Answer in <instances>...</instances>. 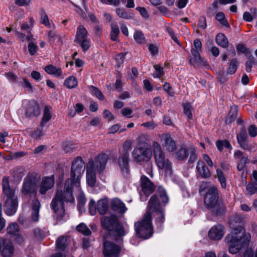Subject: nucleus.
I'll use <instances>...</instances> for the list:
<instances>
[{"label": "nucleus", "mask_w": 257, "mask_h": 257, "mask_svg": "<svg viewBox=\"0 0 257 257\" xmlns=\"http://www.w3.org/2000/svg\"><path fill=\"white\" fill-rule=\"evenodd\" d=\"M84 171V162L81 157H77L72 163L71 178L66 181L63 190L57 191L50 204L51 209L59 218H63L65 214L64 202H74L73 185L80 187V180Z\"/></svg>", "instance_id": "nucleus-1"}, {"label": "nucleus", "mask_w": 257, "mask_h": 257, "mask_svg": "<svg viewBox=\"0 0 257 257\" xmlns=\"http://www.w3.org/2000/svg\"><path fill=\"white\" fill-rule=\"evenodd\" d=\"M250 238V234L246 233L245 229L242 226L237 225L225 237V240L229 244V252L231 254H236L241 248L248 246Z\"/></svg>", "instance_id": "nucleus-2"}, {"label": "nucleus", "mask_w": 257, "mask_h": 257, "mask_svg": "<svg viewBox=\"0 0 257 257\" xmlns=\"http://www.w3.org/2000/svg\"><path fill=\"white\" fill-rule=\"evenodd\" d=\"M204 202L205 207L213 215L222 216L226 210V206L219 199L218 189L215 186H211L207 189Z\"/></svg>", "instance_id": "nucleus-3"}, {"label": "nucleus", "mask_w": 257, "mask_h": 257, "mask_svg": "<svg viewBox=\"0 0 257 257\" xmlns=\"http://www.w3.org/2000/svg\"><path fill=\"white\" fill-rule=\"evenodd\" d=\"M2 185L5 198V212L7 215L12 216L16 213L18 206V200L15 195V189L11 187L8 176H6L3 178Z\"/></svg>", "instance_id": "nucleus-4"}, {"label": "nucleus", "mask_w": 257, "mask_h": 257, "mask_svg": "<svg viewBox=\"0 0 257 257\" xmlns=\"http://www.w3.org/2000/svg\"><path fill=\"white\" fill-rule=\"evenodd\" d=\"M100 221L102 226L110 232L115 241L121 240L128 232L114 215L102 217Z\"/></svg>", "instance_id": "nucleus-5"}, {"label": "nucleus", "mask_w": 257, "mask_h": 257, "mask_svg": "<svg viewBox=\"0 0 257 257\" xmlns=\"http://www.w3.org/2000/svg\"><path fill=\"white\" fill-rule=\"evenodd\" d=\"M136 235L144 239L151 237L153 234L152 218L150 212H146L142 219L135 223Z\"/></svg>", "instance_id": "nucleus-6"}, {"label": "nucleus", "mask_w": 257, "mask_h": 257, "mask_svg": "<svg viewBox=\"0 0 257 257\" xmlns=\"http://www.w3.org/2000/svg\"><path fill=\"white\" fill-rule=\"evenodd\" d=\"M151 216L153 215L155 222L158 227H161L164 223L165 217L164 209L160 204L158 197L156 195L151 196L148 202V211Z\"/></svg>", "instance_id": "nucleus-7"}, {"label": "nucleus", "mask_w": 257, "mask_h": 257, "mask_svg": "<svg viewBox=\"0 0 257 257\" xmlns=\"http://www.w3.org/2000/svg\"><path fill=\"white\" fill-rule=\"evenodd\" d=\"M132 158L135 162L138 163L147 162L148 167L146 169V173L151 177H153L152 165L149 161L152 156V152L150 148L135 147L132 153Z\"/></svg>", "instance_id": "nucleus-8"}, {"label": "nucleus", "mask_w": 257, "mask_h": 257, "mask_svg": "<svg viewBox=\"0 0 257 257\" xmlns=\"http://www.w3.org/2000/svg\"><path fill=\"white\" fill-rule=\"evenodd\" d=\"M154 158L157 166L160 169H164L165 174L170 175L172 171V163L167 158L162 150L161 147L157 142L153 144Z\"/></svg>", "instance_id": "nucleus-9"}, {"label": "nucleus", "mask_w": 257, "mask_h": 257, "mask_svg": "<svg viewBox=\"0 0 257 257\" xmlns=\"http://www.w3.org/2000/svg\"><path fill=\"white\" fill-rule=\"evenodd\" d=\"M40 179V176L35 172L29 173L24 179L22 193L23 194H36L37 192V183Z\"/></svg>", "instance_id": "nucleus-10"}, {"label": "nucleus", "mask_w": 257, "mask_h": 257, "mask_svg": "<svg viewBox=\"0 0 257 257\" xmlns=\"http://www.w3.org/2000/svg\"><path fill=\"white\" fill-rule=\"evenodd\" d=\"M75 41L79 44L84 52L90 48V42L88 38V33L84 26L80 25L77 27Z\"/></svg>", "instance_id": "nucleus-11"}, {"label": "nucleus", "mask_w": 257, "mask_h": 257, "mask_svg": "<svg viewBox=\"0 0 257 257\" xmlns=\"http://www.w3.org/2000/svg\"><path fill=\"white\" fill-rule=\"evenodd\" d=\"M202 50V44L199 39H195L194 41L193 46L191 50V53L193 56L189 60L190 64L194 66L205 65L206 62L201 57L200 53Z\"/></svg>", "instance_id": "nucleus-12"}, {"label": "nucleus", "mask_w": 257, "mask_h": 257, "mask_svg": "<svg viewBox=\"0 0 257 257\" xmlns=\"http://www.w3.org/2000/svg\"><path fill=\"white\" fill-rule=\"evenodd\" d=\"M89 211L91 215L96 214L97 211L100 215L106 214L108 209V201L104 198L99 200L96 204L94 199H91L89 203Z\"/></svg>", "instance_id": "nucleus-13"}, {"label": "nucleus", "mask_w": 257, "mask_h": 257, "mask_svg": "<svg viewBox=\"0 0 257 257\" xmlns=\"http://www.w3.org/2000/svg\"><path fill=\"white\" fill-rule=\"evenodd\" d=\"M120 251V246L112 241H104L103 252L105 257H118Z\"/></svg>", "instance_id": "nucleus-14"}, {"label": "nucleus", "mask_w": 257, "mask_h": 257, "mask_svg": "<svg viewBox=\"0 0 257 257\" xmlns=\"http://www.w3.org/2000/svg\"><path fill=\"white\" fill-rule=\"evenodd\" d=\"M233 157L237 160V169L243 173L247 170L246 164L249 163L247 154L240 150H236L234 152Z\"/></svg>", "instance_id": "nucleus-15"}, {"label": "nucleus", "mask_w": 257, "mask_h": 257, "mask_svg": "<svg viewBox=\"0 0 257 257\" xmlns=\"http://www.w3.org/2000/svg\"><path fill=\"white\" fill-rule=\"evenodd\" d=\"M108 160V156L106 154L101 153L97 156L94 161L92 159L89 160L93 163V169L100 174L103 172Z\"/></svg>", "instance_id": "nucleus-16"}, {"label": "nucleus", "mask_w": 257, "mask_h": 257, "mask_svg": "<svg viewBox=\"0 0 257 257\" xmlns=\"http://www.w3.org/2000/svg\"><path fill=\"white\" fill-rule=\"evenodd\" d=\"M14 251L15 247L11 241L0 238V253L3 257H12Z\"/></svg>", "instance_id": "nucleus-17"}, {"label": "nucleus", "mask_w": 257, "mask_h": 257, "mask_svg": "<svg viewBox=\"0 0 257 257\" xmlns=\"http://www.w3.org/2000/svg\"><path fill=\"white\" fill-rule=\"evenodd\" d=\"M55 184V177L54 175L46 176L42 178L39 185V193L41 195H45L47 192L52 189Z\"/></svg>", "instance_id": "nucleus-18"}, {"label": "nucleus", "mask_w": 257, "mask_h": 257, "mask_svg": "<svg viewBox=\"0 0 257 257\" xmlns=\"http://www.w3.org/2000/svg\"><path fill=\"white\" fill-rule=\"evenodd\" d=\"M41 113L39 104L35 100L29 101L26 106L25 115L27 117H36Z\"/></svg>", "instance_id": "nucleus-19"}, {"label": "nucleus", "mask_w": 257, "mask_h": 257, "mask_svg": "<svg viewBox=\"0 0 257 257\" xmlns=\"http://www.w3.org/2000/svg\"><path fill=\"white\" fill-rule=\"evenodd\" d=\"M141 186L142 191L146 196L150 195L155 190L153 183L145 175L141 177Z\"/></svg>", "instance_id": "nucleus-20"}, {"label": "nucleus", "mask_w": 257, "mask_h": 257, "mask_svg": "<svg viewBox=\"0 0 257 257\" xmlns=\"http://www.w3.org/2000/svg\"><path fill=\"white\" fill-rule=\"evenodd\" d=\"M130 155L120 153L117 160V163L123 174H127L129 171Z\"/></svg>", "instance_id": "nucleus-21"}, {"label": "nucleus", "mask_w": 257, "mask_h": 257, "mask_svg": "<svg viewBox=\"0 0 257 257\" xmlns=\"http://www.w3.org/2000/svg\"><path fill=\"white\" fill-rule=\"evenodd\" d=\"M93 164L92 162L88 161L86 165V180L88 185L90 187H93L96 182V171L93 169Z\"/></svg>", "instance_id": "nucleus-22"}, {"label": "nucleus", "mask_w": 257, "mask_h": 257, "mask_svg": "<svg viewBox=\"0 0 257 257\" xmlns=\"http://www.w3.org/2000/svg\"><path fill=\"white\" fill-rule=\"evenodd\" d=\"M224 228L221 224H217L213 226L209 231L208 236L209 238L213 240H220L224 235Z\"/></svg>", "instance_id": "nucleus-23"}, {"label": "nucleus", "mask_w": 257, "mask_h": 257, "mask_svg": "<svg viewBox=\"0 0 257 257\" xmlns=\"http://www.w3.org/2000/svg\"><path fill=\"white\" fill-rule=\"evenodd\" d=\"M196 170L200 176L202 178L207 179L211 176L209 169L202 160L198 161L196 165Z\"/></svg>", "instance_id": "nucleus-24"}, {"label": "nucleus", "mask_w": 257, "mask_h": 257, "mask_svg": "<svg viewBox=\"0 0 257 257\" xmlns=\"http://www.w3.org/2000/svg\"><path fill=\"white\" fill-rule=\"evenodd\" d=\"M26 173L24 167L22 166H17L13 168L10 171V173L15 181H20L25 176Z\"/></svg>", "instance_id": "nucleus-25"}, {"label": "nucleus", "mask_w": 257, "mask_h": 257, "mask_svg": "<svg viewBox=\"0 0 257 257\" xmlns=\"http://www.w3.org/2000/svg\"><path fill=\"white\" fill-rule=\"evenodd\" d=\"M111 207L113 211L120 213H124L127 210L125 204L117 198L114 199L111 201Z\"/></svg>", "instance_id": "nucleus-26"}, {"label": "nucleus", "mask_w": 257, "mask_h": 257, "mask_svg": "<svg viewBox=\"0 0 257 257\" xmlns=\"http://www.w3.org/2000/svg\"><path fill=\"white\" fill-rule=\"evenodd\" d=\"M164 140V147L168 152H173L176 149V143L173 139L169 134H166L163 136Z\"/></svg>", "instance_id": "nucleus-27"}, {"label": "nucleus", "mask_w": 257, "mask_h": 257, "mask_svg": "<svg viewBox=\"0 0 257 257\" xmlns=\"http://www.w3.org/2000/svg\"><path fill=\"white\" fill-rule=\"evenodd\" d=\"M32 218L33 221H37L39 219V213L40 208V203L39 201L37 199H34L32 201Z\"/></svg>", "instance_id": "nucleus-28"}, {"label": "nucleus", "mask_w": 257, "mask_h": 257, "mask_svg": "<svg viewBox=\"0 0 257 257\" xmlns=\"http://www.w3.org/2000/svg\"><path fill=\"white\" fill-rule=\"evenodd\" d=\"M44 70L46 73L50 75H53L56 77H59L62 75V70L60 68H57L53 65L46 66Z\"/></svg>", "instance_id": "nucleus-29"}, {"label": "nucleus", "mask_w": 257, "mask_h": 257, "mask_svg": "<svg viewBox=\"0 0 257 257\" xmlns=\"http://www.w3.org/2000/svg\"><path fill=\"white\" fill-rule=\"evenodd\" d=\"M215 41L219 46L222 48H226L228 46V40L223 33H219L216 35Z\"/></svg>", "instance_id": "nucleus-30"}, {"label": "nucleus", "mask_w": 257, "mask_h": 257, "mask_svg": "<svg viewBox=\"0 0 257 257\" xmlns=\"http://www.w3.org/2000/svg\"><path fill=\"white\" fill-rule=\"evenodd\" d=\"M189 147L188 149L185 147H181L176 152V158L180 161L185 160L189 156Z\"/></svg>", "instance_id": "nucleus-31"}, {"label": "nucleus", "mask_w": 257, "mask_h": 257, "mask_svg": "<svg viewBox=\"0 0 257 257\" xmlns=\"http://www.w3.org/2000/svg\"><path fill=\"white\" fill-rule=\"evenodd\" d=\"M52 117V115L50 111V108L48 106H45L44 109V113L43 117L40 123V125L44 127L46 125L47 122L49 121Z\"/></svg>", "instance_id": "nucleus-32"}, {"label": "nucleus", "mask_w": 257, "mask_h": 257, "mask_svg": "<svg viewBox=\"0 0 257 257\" xmlns=\"http://www.w3.org/2000/svg\"><path fill=\"white\" fill-rule=\"evenodd\" d=\"M80 193L77 197V207L81 212L85 211V205L86 203V199L84 193L81 191V189L79 188Z\"/></svg>", "instance_id": "nucleus-33"}, {"label": "nucleus", "mask_w": 257, "mask_h": 257, "mask_svg": "<svg viewBox=\"0 0 257 257\" xmlns=\"http://www.w3.org/2000/svg\"><path fill=\"white\" fill-rule=\"evenodd\" d=\"M7 234L11 237L18 235L20 231L19 226L16 223H10L7 227Z\"/></svg>", "instance_id": "nucleus-34"}, {"label": "nucleus", "mask_w": 257, "mask_h": 257, "mask_svg": "<svg viewBox=\"0 0 257 257\" xmlns=\"http://www.w3.org/2000/svg\"><path fill=\"white\" fill-rule=\"evenodd\" d=\"M56 245L58 250L65 251L68 247L67 238L64 236H60L56 241Z\"/></svg>", "instance_id": "nucleus-35"}, {"label": "nucleus", "mask_w": 257, "mask_h": 257, "mask_svg": "<svg viewBox=\"0 0 257 257\" xmlns=\"http://www.w3.org/2000/svg\"><path fill=\"white\" fill-rule=\"evenodd\" d=\"M215 145L219 152H222L223 148L230 150L232 149V146L230 143L227 140H218L216 142Z\"/></svg>", "instance_id": "nucleus-36"}, {"label": "nucleus", "mask_w": 257, "mask_h": 257, "mask_svg": "<svg viewBox=\"0 0 257 257\" xmlns=\"http://www.w3.org/2000/svg\"><path fill=\"white\" fill-rule=\"evenodd\" d=\"M64 85L69 89H72L78 85L77 79L74 76H69L64 81Z\"/></svg>", "instance_id": "nucleus-37"}, {"label": "nucleus", "mask_w": 257, "mask_h": 257, "mask_svg": "<svg viewBox=\"0 0 257 257\" xmlns=\"http://www.w3.org/2000/svg\"><path fill=\"white\" fill-rule=\"evenodd\" d=\"M148 139V136L146 134H141L137 138L138 146L137 147L150 148L149 145L146 142Z\"/></svg>", "instance_id": "nucleus-38"}, {"label": "nucleus", "mask_w": 257, "mask_h": 257, "mask_svg": "<svg viewBox=\"0 0 257 257\" xmlns=\"http://www.w3.org/2000/svg\"><path fill=\"white\" fill-rule=\"evenodd\" d=\"M216 175L221 187L225 189L226 188V179L224 174L220 169H217Z\"/></svg>", "instance_id": "nucleus-39"}, {"label": "nucleus", "mask_w": 257, "mask_h": 257, "mask_svg": "<svg viewBox=\"0 0 257 257\" xmlns=\"http://www.w3.org/2000/svg\"><path fill=\"white\" fill-rule=\"evenodd\" d=\"M237 116V107L234 106L231 107L227 117L226 118L225 122L226 123H231L233 121Z\"/></svg>", "instance_id": "nucleus-40"}, {"label": "nucleus", "mask_w": 257, "mask_h": 257, "mask_svg": "<svg viewBox=\"0 0 257 257\" xmlns=\"http://www.w3.org/2000/svg\"><path fill=\"white\" fill-rule=\"evenodd\" d=\"M76 230L85 236H88L91 234V231L84 223H81L76 227Z\"/></svg>", "instance_id": "nucleus-41"}, {"label": "nucleus", "mask_w": 257, "mask_h": 257, "mask_svg": "<svg viewBox=\"0 0 257 257\" xmlns=\"http://www.w3.org/2000/svg\"><path fill=\"white\" fill-rule=\"evenodd\" d=\"M237 61L235 59H232L229 61V66L227 69V73L229 74H233L235 73L237 69Z\"/></svg>", "instance_id": "nucleus-42"}, {"label": "nucleus", "mask_w": 257, "mask_h": 257, "mask_svg": "<svg viewBox=\"0 0 257 257\" xmlns=\"http://www.w3.org/2000/svg\"><path fill=\"white\" fill-rule=\"evenodd\" d=\"M41 23L49 28H51L48 16L44 9H41L40 12Z\"/></svg>", "instance_id": "nucleus-43"}, {"label": "nucleus", "mask_w": 257, "mask_h": 257, "mask_svg": "<svg viewBox=\"0 0 257 257\" xmlns=\"http://www.w3.org/2000/svg\"><path fill=\"white\" fill-rule=\"evenodd\" d=\"M157 192L159 193L162 202L165 204H167L169 201V197L164 188L159 186L158 188Z\"/></svg>", "instance_id": "nucleus-44"}, {"label": "nucleus", "mask_w": 257, "mask_h": 257, "mask_svg": "<svg viewBox=\"0 0 257 257\" xmlns=\"http://www.w3.org/2000/svg\"><path fill=\"white\" fill-rule=\"evenodd\" d=\"M236 139L238 143L247 141V135L246 130L244 126H242L239 132L236 135Z\"/></svg>", "instance_id": "nucleus-45"}, {"label": "nucleus", "mask_w": 257, "mask_h": 257, "mask_svg": "<svg viewBox=\"0 0 257 257\" xmlns=\"http://www.w3.org/2000/svg\"><path fill=\"white\" fill-rule=\"evenodd\" d=\"M134 38L137 43L140 44H144L146 42L144 35L141 31H137L134 33Z\"/></svg>", "instance_id": "nucleus-46"}, {"label": "nucleus", "mask_w": 257, "mask_h": 257, "mask_svg": "<svg viewBox=\"0 0 257 257\" xmlns=\"http://www.w3.org/2000/svg\"><path fill=\"white\" fill-rule=\"evenodd\" d=\"M119 34V29L118 26L115 24H111V39L113 41L117 40V36Z\"/></svg>", "instance_id": "nucleus-47"}, {"label": "nucleus", "mask_w": 257, "mask_h": 257, "mask_svg": "<svg viewBox=\"0 0 257 257\" xmlns=\"http://www.w3.org/2000/svg\"><path fill=\"white\" fill-rule=\"evenodd\" d=\"M196 152V150L194 147L192 146L189 147V158L188 160V163L189 164L193 163L196 161L197 156Z\"/></svg>", "instance_id": "nucleus-48"}, {"label": "nucleus", "mask_w": 257, "mask_h": 257, "mask_svg": "<svg viewBox=\"0 0 257 257\" xmlns=\"http://www.w3.org/2000/svg\"><path fill=\"white\" fill-rule=\"evenodd\" d=\"M89 89L92 93L94 94L96 97H97L99 99L102 100L104 99L103 94L97 87L93 85H91L89 86Z\"/></svg>", "instance_id": "nucleus-49"}, {"label": "nucleus", "mask_w": 257, "mask_h": 257, "mask_svg": "<svg viewBox=\"0 0 257 257\" xmlns=\"http://www.w3.org/2000/svg\"><path fill=\"white\" fill-rule=\"evenodd\" d=\"M115 13L117 15L121 18L124 19H130L132 18V16L130 14L125 11L122 8H117L115 10Z\"/></svg>", "instance_id": "nucleus-50"}, {"label": "nucleus", "mask_w": 257, "mask_h": 257, "mask_svg": "<svg viewBox=\"0 0 257 257\" xmlns=\"http://www.w3.org/2000/svg\"><path fill=\"white\" fill-rule=\"evenodd\" d=\"M215 18L221 25L226 27H229V24L225 18L224 14L222 12H218L216 14Z\"/></svg>", "instance_id": "nucleus-51"}, {"label": "nucleus", "mask_w": 257, "mask_h": 257, "mask_svg": "<svg viewBox=\"0 0 257 257\" xmlns=\"http://www.w3.org/2000/svg\"><path fill=\"white\" fill-rule=\"evenodd\" d=\"M132 146V142L131 140H126L122 145V150L120 153L130 155L129 152Z\"/></svg>", "instance_id": "nucleus-52"}, {"label": "nucleus", "mask_w": 257, "mask_h": 257, "mask_svg": "<svg viewBox=\"0 0 257 257\" xmlns=\"http://www.w3.org/2000/svg\"><path fill=\"white\" fill-rule=\"evenodd\" d=\"M246 189L247 194L249 195H251L257 193V182H253L247 184L246 185Z\"/></svg>", "instance_id": "nucleus-53"}, {"label": "nucleus", "mask_w": 257, "mask_h": 257, "mask_svg": "<svg viewBox=\"0 0 257 257\" xmlns=\"http://www.w3.org/2000/svg\"><path fill=\"white\" fill-rule=\"evenodd\" d=\"M184 113L187 116L188 118H192V106L189 103H185L183 105Z\"/></svg>", "instance_id": "nucleus-54"}, {"label": "nucleus", "mask_w": 257, "mask_h": 257, "mask_svg": "<svg viewBox=\"0 0 257 257\" xmlns=\"http://www.w3.org/2000/svg\"><path fill=\"white\" fill-rule=\"evenodd\" d=\"M236 49L238 52H240L244 54L246 57L250 58L251 56V53L249 49H247L243 45H238L236 47Z\"/></svg>", "instance_id": "nucleus-55"}, {"label": "nucleus", "mask_w": 257, "mask_h": 257, "mask_svg": "<svg viewBox=\"0 0 257 257\" xmlns=\"http://www.w3.org/2000/svg\"><path fill=\"white\" fill-rule=\"evenodd\" d=\"M154 67L156 70V73L153 74L154 78H160L164 75V72L162 67L158 65H154Z\"/></svg>", "instance_id": "nucleus-56"}, {"label": "nucleus", "mask_w": 257, "mask_h": 257, "mask_svg": "<svg viewBox=\"0 0 257 257\" xmlns=\"http://www.w3.org/2000/svg\"><path fill=\"white\" fill-rule=\"evenodd\" d=\"M166 31L169 34V35L170 36L171 38L173 40V41L179 45H180V43L178 39V36L177 34L175 33L173 29H171V28H167Z\"/></svg>", "instance_id": "nucleus-57"}, {"label": "nucleus", "mask_w": 257, "mask_h": 257, "mask_svg": "<svg viewBox=\"0 0 257 257\" xmlns=\"http://www.w3.org/2000/svg\"><path fill=\"white\" fill-rule=\"evenodd\" d=\"M28 48L29 53L31 55H35L38 50V46L37 44L33 42H31L29 44Z\"/></svg>", "instance_id": "nucleus-58"}, {"label": "nucleus", "mask_w": 257, "mask_h": 257, "mask_svg": "<svg viewBox=\"0 0 257 257\" xmlns=\"http://www.w3.org/2000/svg\"><path fill=\"white\" fill-rule=\"evenodd\" d=\"M46 35L50 43H54L55 42V38L57 34L54 31H47Z\"/></svg>", "instance_id": "nucleus-59"}, {"label": "nucleus", "mask_w": 257, "mask_h": 257, "mask_svg": "<svg viewBox=\"0 0 257 257\" xmlns=\"http://www.w3.org/2000/svg\"><path fill=\"white\" fill-rule=\"evenodd\" d=\"M44 135L42 128H37L32 134V137L35 139H39Z\"/></svg>", "instance_id": "nucleus-60"}, {"label": "nucleus", "mask_w": 257, "mask_h": 257, "mask_svg": "<svg viewBox=\"0 0 257 257\" xmlns=\"http://www.w3.org/2000/svg\"><path fill=\"white\" fill-rule=\"evenodd\" d=\"M250 60L247 61L245 63V70L247 72H250L251 71V68L253 64L254 63V58L252 56L250 57Z\"/></svg>", "instance_id": "nucleus-61"}, {"label": "nucleus", "mask_w": 257, "mask_h": 257, "mask_svg": "<svg viewBox=\"0 0 257 257\" xmlns=\"http://www.w3.org/2000/svg\"><path fill=\"white\" fill-rule=\"evenodd\" d=\"M243 257H257V250L253 253L252 249L248 248L245 251Z\"/></svg>", "instance_id": "nucleus-62"}, {"label": "nucleus", "mask_w": 257, "mask_h": 257, "mask_svg": "<svg viewBox=\"0 0 257 257\" xmlns=\"http://www.w3.org/2000/svg\"><path fill=\"white\" fill-rule=\"evenodd\" d=\"M133 112V110L132 109L128 107H124L121 110V114L123 116H126L127 118L131 117V114Z\"/></svg>", "instance_id": "nucleus-63"}, {"label": "nucleus", "mask_w": 257, "mask_h": 257, "mask_svg": "<svg viewBox=\"0 0 257 257\" xmlns=\"http://www.w3.org/2000/svg\"><path fill=\"white\" fill-rule=\"evenodd\" d=\"M148 49L153 56L156 55L158 53V49L157 47L154 44H149L148 46Z\"/></svg>", "instance_id": "nucleus-64"}]
</instances>
